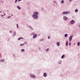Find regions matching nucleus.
<instances>
[{"mask_svg":"<svg viewBox=\"0 0 80 80\" xmlns=\"http://www.w3.org/2000/svg\"><path fill=\"white\" fill-rule=\"evenodd\" d=\"M70 12L69 11H64L62 12V14H68L70 13Z\"/></svg>","mask_w":80,"mask_h":80,"instance_id":"obj_1","label":"nucleus"},{"mask_svg":"<svg viewBox=\"0 0 80 80\" xmlns=\"http://www.w3.org/2000/svg\"><path fill=\"white\" fill-rule=\"evenodd\" d=\"M32 17L34 19H37L38 18V15L36 16V15H34V14H33L32 15Z\"/></svg>","mask_w":80,"mask_h":80,"instance_id":"obj_2","label":"nucleus"},{"mask_svg":"<svg viewBox=\"0 0 80 80\" xmlns=\"http://www.w3.org/2000/svg\"><path fill=\"white\" fill-rule=\"evenodd\" d=\"M74 23L75 22L74 20H72V21H70V23L72 24H74Z\"/></svg>","mask_w":80,"mask_h":80,"instance_id":"obj_3","label":"nucleus"},{"mask_svg":"<svg viewBox=\"0 0 80 80\" xmlns=\"http://www.w3.org/2000/svg\"><path fill=\"white\" fill-rule=\"evenodd\" d=\"M63 19L65 20H67L68 19V18L66 16H64L63 17Z\"/></svg>","mask_w":80,"mask_h":80,"instance_id":"obj_4","label":"nucleus"},{"mask_svg":"<svg viewBox=\"0 0 80 80\" xmlns=\"http://www.w3.org/2000/svg\"><path fill=\"white\" fill-rule=\"evenodd\" d=\"M34 13L35 15H38V12H34Z\"/></svg>","mask_w":80,"mask_h":80,"instance_id":"obj_5","label":"nucleus"},{"mask_svg":"<svg viewBox=\"0 0 80 80\" xmlns=\"http://www.w3.org/2000/svg\"><path fill=\"white\" fill-rule=\"evenodd\" d=\"M30 75L31 76V77L33 78H34L35 77V76L34 75H32L31 74H30Z\"/></svg>","mask_w":80,"mask_h":80,"instance_id":"obj_6","label":"nucleus"},{"mask_svg":"<svg viewBox=\"0 0 80 80\" xmlns=\"http://www.w3.org/2000/svg\"><path fill=\"white\" fill-rule=\"evenodd\" d=\"M72 37H73V36H71L69 38V39H70V41H71L72 40Z\"/></svg>","mask_w":80,"mask_h":80,"instance_id":"obj_7","label":"nucleus"},{"mask_svg":"<svg viewBox=\"0 0 80 80\" xmlns=\"http://www.w3.org/2000/svg\"><path fill=\"white\" fill-rule=\"evenodd\" d=\"M47 76V74H46V73L45 72L44 73V74H43V76L45 77H46V76Z\"/></svg>","mask_w":80,"mask_h":80,"instance_id":"obj_8","label":"nucleus"},{"mask_svg":"<svg viewBox=\"0 0 80 80\" xmlns=\"http://www.w3.org/2000/svg\"><path fill=\"white\" fill-rule=\"evenodd\" d=\"M37 37V34H35L34 35H33V38H35Z\"/></svg>","mask_w":80,"mask_h":80,"instance_id":"obj_9","label":"nucleus"},{"mask_svg":"<svg viewBox=\"0 0 80 80\" xmlns=\"http://www.w3.org/2000/svg\"><path fill=\"white\" fill-rule=\"evenodd\" d=\"M57 44L58 46H59L60 45V42H58L57 43Z\"/></svg>","mask_w":80,"mask_h":80,"instance_id":"obj_10","label":"nucleus"},{"mask_svg":"<svg viewBox=\"0 0 80 80\" xmlns=\"http://www.w3.org/2000/svg\"><path fill=\"white\" fill-rule=\"evenodd\" d=\"M17 8L19 9L20 10L21 8L19 6H17Z\"/></svg>","mask_w":80,"mask_h":80,"instance_id":"obj_11","label":"nucleus"},{"mask_svg":"<svg viewBox=\"0 0 80 80\" xmlns=\"http://www.w3.org/2000/svg\"><path fill=\"white\" fill-rule=\"evenodd\" d=\"M21 39H23V38H18V40H20Z\"/></svg>","mask_w":80,"mask_h":80,"instance_id":"obj_12","label":"nucleus"},{"mask_svg":"<svg viewBox=\"0 0 80 80\" xmlns=\"http://www.w3.org/2000/svg\"><path fill=\"white\" fill-rule=\"evenodd\" d=\"M24 51H25V50L24 49H22L21 50V51L23 52H24Z\"/></svg>","mask_w":80,"mask_h":80,"instance_id":"obj_13","label":"nucleus"},{"mask_svg":"<svg viewBox=\"0 0 80 80\" xmlns=\"http://www.w3.org/2000/svg\"><path fill=\"white\" fill-rule=\"evenodd\" d=\"M80 42H78V46H79L80 45Z\"/></svg>","mask_w":80,"mask_h":80,"instance_id":"obj_14","label":"nucleus"},{"mask_svg":"<svg viewBox=\"0 0 80 80\" xmlns=\"http://www.w3.org/2000/svg\"><path fill=\"white\" fill-rule=\"evenodd\" d=\"M4 61V60L3 59H2L0 60V62H3Z\"/></svg>","mask_w":80,"mask_h":80,"instance_id":"obj_15","label":"nucleus"},{"mask_svg":"<svg viewBox=\"0 0 80 80\" xmlns=\"http://www.w3.org/2000/svg\"><path fill=\"white\" fill-rule=\"evenodd\" d=\"M61 3L62 4L64 3V0H62V1Z\"/></svg>","mask_w":80,"mask_h":80,"instance_id":"obj_16","label":"nucleus"},{"mask_svg":"<svg viewBox=\"0 0 80 80\" xmlns=\"http://www.w3.org/2000/svg\"><path fill=\"white\" fill-rule=\"evenodd\" d=\"M68 45V42H66V46H67Z\"/></svg>","mask_w":80,"mask_h":80,"instance_id":"obj_17","label":"nucleus"},{"mask_svg":"<svg viewBox=\"0 0 80 80\" xmlns=\"http://www.w3.org/2000/svg\"><path fill=\"white\" fill-rule=\"evenodd\" d=\"M78 11V9H76V10H75V12H77Z\"/></svg>","mask_w":80,"mask_h":80,"instance_id":"obj_18","label":"nucleus"},{"mask_svg":"<svg viewBox=\"0 0 80 80\" xmlns=\"http://www.w3.org/2000/svg\"><path fill=\"white\" fill-rule=\"evenodd\" d=\"M24 45V44H21L20 45L21 46H23Z\"/></svg>","mask_w":80,"mask_h":80,"instance_id":"obj_19","label":"nucleus"},{"mask_svg":"<svg viewBox=\"0 0 80 80\" xmlns=\"http://www.w3.org/2000/svg\"><path fill=\"white\" fill-rule=\"evenodd\" d=\"M49 50V49H47L46 50V52H48Z\"/></svg>","mask_w":80,"mask_h":80,"instance_id":"obj_20","label":"nucleus"},{"mask_svg":"<svg viewBox=\"0 0 80 80\" xmlns=\"http://www.w3.org/2000/svg\"><path fill=\"white\" fill-rule=\"evenodd\" d=\"M67 36H68L67 34H65V37H67Z\"/></svg>","mask_w":80,"mask_h":80,"instance_id":"obj_21","label":"nucleus"},{"mask_svg":"<svg viewBox=\"0 0 80 80\" xmlns=\"http://www.w3.org/2000/svg\"><path fill=\"white\" fill-rule=\"evenodd\" d=\"M64 55H63L62 56V58H64Z\"/></svg>","mask_w":80,"mask_h":80,"instance_id":"obj_22","label":"nucleus"},{"mask_svg":"<svg viewBox=\"0 0 80 80\" xmlns=\"http://www.w3.org/2000/svg\"><path fill=\"white\" fill-rule=\"evenodd\" d=\"M17 26L18 28V24H17Z\"/></svg>","mask_w":80,"mask_h":80,"instance_id":"obj_23","label":"nucleus"},{"mask_svg":"<svg viewBox=\"0 0 80 80\" xmlns=\"http://www.w3.org/2000/svg\"><path fill=\"white\" fill-rule=\"evenodd\" d=\"M17 1V0H16L15 1V3H16Z\"/></svg>","mask_w":80,"mask_h":80,"instance_id":"obj_24","label":"nucleus"},{"mask_svg":"<svg viewBox=\"0 0 80 80\" xmlns=\"http://www.w3.org/2000/svg\"><path fill=\"white\" fill-rule=\"evenodd\" d=\"M71 45V43H70L69 44V45L70 46Z\"/></svg>","mask_w":80,"mask_h":80,"instance_id":"obj_25","label":"nucleus"},{"mask_svg":"<svg viewBox=\"0 0 80 80\" xmlns=\"http://www.w3.org/2000/svg\"><path fill=\"white\" fill-rule=\"evenodd\" d=\"M29 27H30L31 29H32V28H31V26H29Z\"/></svg>","mask_w":80,"mask_h":80,"instance_id":"obj_26","label":"nucleus"},{"mask_svg":"<svg viewBox=\"0 0 80 80\" xmlns=\"http://www.w3.org/2000/svg\"><path fill=\"white\" fill-rule=\"evenodd\" d=\"M21 0H18V2H20V1Z\"/></svg>","mask_w":80,"mask_h":80,"instance_id":"obj_27","label":"nucleus"},{"mask_svg":"<svg viewBox=\"0 0 80 80\" xmlns=\"http://www.w3.org/2000/svg\"><path fill=\"white\" fill-rule=\"evenodd\" d=\"M10 32L11 33H12V31H10Z\"/></svg>","mask_w":80,"mask_h":80,"instance_id":"obj_28","label":"nucleus"},{"mask_svg":"<svg viewBox=\"0 0 80 80\" xmlns=\"http://www.w3.org/2000/svg\"><path fill=\"white\" fill-rule=\"evenodd\" d=\"M50 38V37H48V39H49Z\"/></svg>","mask_w":80,"mask_h":80,"instance_id":"obj_29","label":"nucleus"},{"mask_svg":"<svg viewBox=\"0 0 80 80\" xmlns=\"http://www.w3.org/2000/svg\"><path fill=\"white\" fill-rule=\"evenodd\" d=\"M72 0H70V2L72 1Z\"/></svg>","mask_w":80,"mask_h":80,"instance_id":"obj_30","label":"nucleus"},{"mask_svg":"<svg viewBox=\"0 0 80 80\" xmlns=\"http://www.w3.org/2000/svg\"><path fill=\"white\" fill-rule=\"evenodd\" d=\"M11 17H8V18H10Z\"/></svg>","mask_w":80,"mask_h":80,"instance_id":"obj_31","label":"nucleus"},{"mask_svg":"<svg viewBox=\"0 0 80 80\" xmlns=\"http://www.w3.org/2000/svg\"><path fill=\"white\" fill-rule=\"evenodd\" d=\"M3 16H4V15H2V17Z\"/></svg>","mask_w":80,"mask_h":80,"instance_id":"obj_32","label":"nucleus"},{"mask_svg":"<svg viewBox=\"0 0 80 80\" xmlns=\"http://www.w3.org/2000/svg\"><path fill=\"white\" fill-rule=\"evenodd\" d=\"M1 12V11H0V12Z\"/></svg>","mask_w":80,"mask_h":80,"instance_id":"obj_33","label":"nucleus"},{"mask_svg":"<svg viewBox=\"0 0 80 80\" xmlns=\"http://www.w3.org/2000/svg\"><path fill=\"white\" fill-rule=\"evenodd\" d=\"M4 15H5V14H4Z\"/></svg>","mask_w":80,"mask_h":80,"instance_id":"obj_34","label":"nucleus"},{"mask_svg":"<svg viewBox=\"0 0 80 80\" xmlns=\"http://www.w3.org/2000/svg\"><path fill=\"white\" fill-rule=\"evenodd\" d=\"M79 27H80V26H79Z\"/></svg>","mask_w":80,"mask_h":80,"instance_id":"obj_35","label":"nucleus"}]
</instances>
